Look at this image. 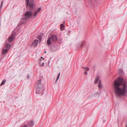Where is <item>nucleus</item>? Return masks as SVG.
Returning <instances> with one entry per match:
<instances>
[{"mask_svg": "<svg viewBox=\"0 0 127 127\" xmlns=\"http://www.w3.org/2000/svg\"><path fill=\"white\" fill-rule=\"evenodd\" d=\"M127 83L123 78L120 77L116 79L114 84L115 93L116 96H120L127 92Z\"/></svg>", "mask_w": 127, "mask_h": 127, "instance_id": "1", "label": "nucleus"}, {"mask_svg": "<svg viewBox=\"0 0 127 127\" xmlns=\"http://www.w3.org/2000/svg\"><path fill=\"white\" fill-rule=\"evenodd\" d=\"M27 2V6L28 5L31 11H27L25 15L22 17V20H27L32 17L33 16L32 11L35 9V4L33 3L34 0H26Z\"/></svg>", "mask_w": 127, "mask_h": 127, "instance_id": "2", "label": "nucleus"}, {"mask_svg": "<svg viewBox=\"0 0 127 127\" xmlns=\"http://www.w3.org/2000/svg\"><path fill=\"white\" fill-rule=\"evenodd\" d=\"M43 87V86L41 84V80L40 79L37 82L36 93L37 94H39L40 90H42Z\"/></svg>", "mask_w": 127, "mask_h": 127, "instance_id": "3", "label": "nucleus"}, {"mask_svg": "<svg viewBox=\"0 0 127 127\" xmlns=\"http://www.w3.org/2000/svg\"><path fill=\"white\" fill-rule=\"evenodd\" d=\"M50 38L51 39V41H56L58 39V37L55 34L52 35L51 37Z\"/></svg>", "mask_w": 127, "mask_h": 127, "instance_id": "4", "label": "nucleus"}, {"mask_svg": "<svg viewBox=\"0 0 127 127\" xmlns=\"http://www.w3.org/2000/svg\"><path fill=\"white\" fill-rule=\"evenodd\" d=\"M38 40L37 39L35 40L34 41H33L32 43V45L34 47H36L38 45Z\"/></svg>", "mask_w": 127, "mask_h": 127, "instance_id": "5", "label": "nucleus"}, {"mask_svg": "<svg viewBox=\"0 0 127 127\" xmlns=\"http://www.w3.org/2000/svg\"><path fill=\"white\" fill-rule=\"evenodd\" d=\"M14 35L13 34H12L9 37L8 41L9 42H11L14 40Z\"/></svg>", "mask_w": 127, "mask_h": 127, "instance_id": "6", "label": "nucleus"}, {"mask_svg": "<svg viewBox=\"0 0 127 127\" xmlns=\"http://www.w3.org/2000/svg\"><path fill=\"white\" fill-rule=\"evenodd\" d=\"M34 124V122L32 121H31L28 123V125L29 126L32 127L33 126Z\"/></svg>", "mask_w": 127, "mask_h": 127, "instance_id": "7", "label": "nucleus"}, {"mask_svg": "<svg viewBox=\"0 0 127 127\" xmlns=\"http://www.w3.org/2000/svg\"><path fill=\"white\" fill-rule=\"evenodd\" d=\"M11 47V45L9 43H7L5 45V47L7 50H9Z\"/></svg>", "mask_w": 127, "mask_h": 127, "instance_id": "8", "label": "nucleus"}, {"mask_svg": "<svg viewBox=\"0 0 127 127\" xmlns=\"http://www.w3.org/2000/svg\"><path fill=\"white\" fill-rule=\"evenodd\" d=\"M8 50H7V49H3L1 52L2 54L3 55L5 54L8 52Z\"/></svg>", "mask_w": 127, "mask_h": 127, "instance_id": "9", "label": "nucleus"}, {"mask_svg": "<svg viewBox=\"0 0 127 127\" xmlns=\"http://www.w3.org/2000/svg\"><path fill=\"white\" fill-rule=\"evenodd\" d=\"M64 26H65L64 25V24H61L60 29L61 30L63 31L64 30Z\"/></svg>", "mask_w": 127, "mask_h": 127, "instance_id": "10", "label": "nucleus"}, {"mask_svg": "<svg viewBox=\"0 0 127 127\" xmlns=\"http://www.w3.org/2000/svg\"><path fill=\"white\" fill-rule=\"evenodd\" d=\"M98 87L99 89H101L102 88V85L100 80H99Z\"/></svg>", "mask_w": 127, "mask_h": 127, "instance_id": "11", "label": "nucleus"}, {"mask_svg": "<svg viewBox=\"0 0 127 127\" xmlns=\"http://www.w3.org/2000/svg\"><path fill=\"white\" fill-rule=\"evenodd\" d=\"M51 39L49 38L47 40V44L48 45H50L51 43Z\"/></svg>", "mask_w": 127, "mask_h": 127, "instance_id": "12", "label": "nucleus"}, {"mask_svg": "<svg viewBox=\"0 0 127 127\" xmlns=\"http://www.w3.org/2000/svg\"><path fill=\"white\" fill-rule=\"evenodd\" d=\"M60 74V72H59L56 81L55 82V83H57V81H58V80L59 78Z\"/></svg>", "mask_w": 127, "mask_h": 127, "instance_id": "13", "label": "nucleus"}, {"mask_svg": "<svg viewBox=\"0 0 127 127\" xmlns=\"http://www.w3.org/2000/svg\"><path fill=\"white\" fill-rule=\"evenodd\" d=\"M99 77L98 76H97L96 78V79L95 82V84H96L97 83L98 80L99 81Z\"/></svg>", "mask_w": 127, "mask_h": 127, "instance_id": "14", "label": "nucleus"}, {"mask_svg": "<svg viewBox=\"0 0 127 127\" xmlns=\"http://www.w3.org/2000/svg\"><path fill=\"white\" fill-rule=\"evenodd\" d=\"M6 81V80H3L2 81V82L1 83V84H0V86H2V85L4 84L5 83Z\"/></svg>", "mask_w": 127, "mask_h": 127, "instance_id": "15", "label": "nucleus"}, {"mask_svg": "<svg viewBox=\"0 0 127 127\" xmlns=\"http://www.w3.org/2000/svg\"><path fill=\"white\" fill-rule=\"evenodd\" d=\"M42 38V36L41 35H39L37 36V38L40 41Z\"/></svg>", "mask_w": 127, "mask_h": 127, "instance_id": "16", "label": "nucleus"}, {"mask_svg": "<svg viewBox=\"0 0 127 127\" xmlns=\"http://www.w3.org/2000/svg\"><path fill=\"white\" fill-rule=\"evenodd\" d=\"M83 68L85 71H88L89 70V68L87 67H83Z\"/></svg>", "mask_w": 127, "mask_h": 127, "instance_id": "17", "label": "nucleus"}, {"mask_svg": "<svg viewBox=\"0 0 127 127\" xmlns=\"http://www.w3.org/2000/svg\"><path fill=\"white\" fill-rule=\"evenodd\" d=\"M41 7H39L38 9L36 11L38 13L41 10Z\"/></svg>", "mask_w": 127, "mask_h": 127, "instance_id": "18", "label": "nucleus"}, {"mask_svg": "<svg viewBox=\"0 0 127 127\" xmlns=\"http://www.w3.org/2000/svg\"><path fill=\"white\" fill-rule=\"evenodd\" d=\"M38 13L37 11H36L34 14V17H35Z\"/></svg>", "mask_w": 127, "mask_h": 127, "instance_id": "19", "label": "nucleus"}, {"mask_svg": "<svg viewBox=\"0 0 127 127\" xmlns=\"http://www.w3.org/2000/svg\"><path fill=\"white\" fill-rule=\"evenodd\" d=\"M119 73H120L121 74H123V71L121 70H119Z\"/></svg>", "mask_w": 127, "mask_h": 127, "instance_id": "20", "label": "nucleus"}, {"mask_svg": "<svg viewBox=\"0 0 127 127\" xmlns=\"http://www.w3.org/2000/svg\"><path fill=\"white\" fill-rule=\"evenodd\" d=\"M3 0H2V1H1V5H0V8H1V7H2V5H3Z\"/></svg>", "mask_w": 127, "mask_h": 127, "instance_id": "21", "label": "nucleus"}, {"mask_svg": "<svg viewBox=\"0 0 127 127\" xmlns=\"http://www.w3.org/2000/svg\"><path fill=\"white\" fill-rule=\"evenodd\" d=\"M83 44H84V43H82V44L80 45V46L82 48L83 47Z\"/></svg>", "mask_w": 127, "mask_h": 127, "instance_id": "22", "label": "nucleus"}, {"mask_svg": "<svg viewBox=\"0 0 127 127\" xmlns=\"http://www.w3.org/2000/svg\"><path fill=\"white\" fill-rule=\"evenodd\" d=\"M85 74V75H87V72L86 71H85V73H84Z\"/></svg>", "mask_w": 127, "mask_h": 127, "instance_id": "23", "label": "nucleus"}, {"mask_svg": "<svg viewBox=\"0 0 127 127\" xmlns=\"http://www.w3.org/2000/svg\"><path fill=\"white\" fill-rule=\"evenodd\" d=\"M23 127H28V126L26 125H25Z\"/></svg>", "mask_w": 127, "mask_h": 127, "instance_id": "24", "label": "nucleus"}, {"mask_svg": "<svg viewBox=\"0 0 127 127\" xmlns=\"http://www.w3.org/2000/svg\"><path fill=\"white\" fill-rule=\"evenodd\" d=\"M30 78V76L29 75H28L27 76V79H29Z\"/></svg>", "mask_w": 127, "mask_h": 127, "instance_id": "25", "label": "nucleus"}, {"mask_svg": "<svg viewBox=\"0 0 127 127\" xmlns=\"http://www.w3.org/2000/svg\"><path fill=\"white\" fill-rule=\"evenodd\" d=\"M70 31H68V34H67V35L69 34H70Z\"/></svg>", "mask_w": 127, "mask_h": 127, "instance_id": "26", "label": "nucleus"}, {"mask_svg": "<svg viewBox=\"0 0 127 127\" xmlns=\"http://www.w3.org/2000/svg\"><path fill=\"white\" fill-rule=\"evenodd\" d=\"M44 63H42V66H44Z\"/></svg>", "mask_w": 127, "mask_h": 127, "instance_id": "27", "label": "nucleus"}, {"mask_svg": "<svg viewBox=\"0 0 127 127\" xmlns=\"http://www.w3.org/2000/svg\"><path fill=\"white\" fill-rule=\"evenodd\" d=\"M41 58L43 59V60H44V58H43L42 57H41Z\"/></svg>", "mask_w": 127, "mask_h": 127, "instance_id": "28", "label": "nucleus"}, {"mask_svg": "<svg viewBox=\"0 0 127 127\" xmlns=\"http://www.w3.org/2000/svg\"><path fill=\"white\" fill-rule=\"evenodd\" d=\"M20 25V24H18V26H19Z\"/></svg>", "mask_w": 127, "mask_h": 127, "instance_id": "29", "label": "nucleus"}, {"mask_svg": "<svg viewBox=\"0 0 127 127\" xmlns=\"http://www.w3.org/2000/svg\"><path fill=\"white\" fill-rule=\"evenodd\" d=\"M126 127H127V124L126 126Z\"/></svg>", "mask_w": 127, "mask_h": 127, "instance_id": "30", "label": "nucleus"}, {"mask_svg": "<svg viewBox=\"0 0 127 127\" xmlns=\"http://www.w3.org/2000/svg\"><path fill=\"white\" fill-rule=\"evenodd\" d=\"M46 53V51H45V53Z\"/></svg>", "mask_w": 127, "mask_h": 127, "instance_id": "31", "label": "nucleus"}, {"mask_svg": "<svg viewBox=\"0 0 127 127\" xmlns=\"http://www.w3.org/2000/svg\"><path fill=\"white\" fill-rule=\"evenodd\" d=\"M39 63H40H40H41V61Z\"/></svg>", "mask_w": 127, "mask_h": 127, "instance_id": "32", "label": "nucleus"}]
</instances>
